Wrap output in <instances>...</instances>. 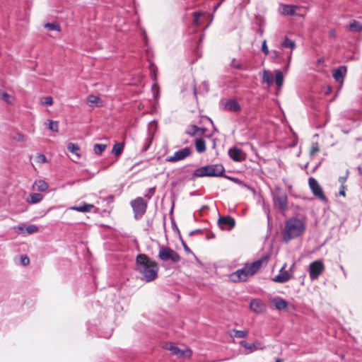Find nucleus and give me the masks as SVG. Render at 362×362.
I'll use <instances>...</instances> for the list:
<instances>
[{
  "label": "nucleus",
  "mask_w": 362,
  "mask_h": 362,
  "mask_svg": "<svg viewBox=\"0 0 362 362\" xmlns=\"http://www.w3.org/2000/svg\"><path fill=\"white\" fill-rule=\"evenodd\" d=\"M136 269L142 274L146 282H150L157 278L159 267L156 261L146 255L139 254L136 258Z\"/></svg>",
  "instance_id": "1"
},
{
  "label": "nucleus",
  "mask_w": 362,
  "mask_h": 362,
  "mask_svg": "<svg viewBox=\"0 0 362 362\" xmlns=\"http://www.w3.org/2000/svg\"><path fill=\"white\" fill-rule=\"evenodd\" d=\"M305 230V224L304 222L297 218H291L285 223V226L282 230V240L285 243H288L293 239L300 236Z\"/></svg>",
  "instance_id": "2"
},
{
  "label": "nucleus",
  "mask_w": 362,
  "mask_h": 362,
  "mask_svg": "<svg viewBox=\"0 0 362 362\" xmlns=\"http://www.w3.org/2000/svg\"><path fill=\"white\" fill-rule=\"evenodd\" d=\"M266 263V259H261L252 263H247L240 269L230 275V279L235 283L246 281L250 276L255 274L262 267V264Z\"/></svg>",
  "instance_id": "3"
},
{
  "label": "nucleus",
  "mask_w": 362,
  "mask_h": 362,
  "mask_svg": "<svg viewBox=\"0 0 362 362\" xmlns=\"http://www.w3.org/2000/svg\"><path fill=\"white\" fill-rule=\"evenodd\" d=\"M225 172L221 164L207 165L196 169L192 175L193 177H218Z\"/></svg>",
  "instance_id": "4"
},
{
  "label": "nucleus",
  "mask_w": 362,
  "mask_h": 362,
  "mask_svg": "<svg viewBox=\"0 0 362 362\" xmlns=\"http://www.w3.org/2000/svg\"><path fill=\"white\" fill-rule=\"evenodd\" d=\"M135 219H140L146 212L148 203L142 197H138L130 202Z\"/></svg>",
  "instance_id": "5"
},
{
  "label": "nucleus",
  "mask_w": 362,
  "mask_h": 362,
  "mask_svg": "<svg viewBox=\"0 0 362 362\" xmlns=\"http://www.w3.org/2000/svg\"><path fill=\"white\" fill-rule=\"evenodd\" d=\"M158 258L162 261L170 260L173 263H177L180 261V255L169 247L162 246L158 252Z\"/></svg>",
  "instance_id": "6"
},
{
  "label": "nucleus",
  "mask_w": 362,
  "mask_h": 362,
  "mask_svg": "<svg viewBox=\"0 0 362 362\" xmlns=\"http://www.w3.org/2000/svg\"><path fill=\"white\" fill-rule=\"evenodd\" d=\"M163 348L171 351L172 354L176 356L179 358H189L192 354L191 349L188 348L183 350L180 349L173 343H166Z\"/></svg>",
  "instance_id": "7"
},
{
  "label": "nucleus",
  "mask_w": 362,
  "mask_h": 362,
  "mask_svg": "<svg viewBox=\"0 0 362 362\" xmlns=\"http://www.w3.org/2000/svg\"><path fill=\"white\" fill-rule=\"evenodd\" d=\"M325 264L322 260H316L309 265V275L310 279H316L324 272Z\"/></svg>",
  "instance_id": "8"
},
{
  "label": "nucleus",
  "mask_w": 362,
  "mask_h": 362,
  "mask_svg": "<svg viewBox=\"0 0 362 362\" xmlns=\"http://www.w3.org/2000/svg\"><path fill=\"white\" fill-rule=\"evenodd\" d=\"M308 185L314 196L322 201L327 200V197L324 194L321 186L314 177H310L308 179Z\"/></svg>",
  "instance_id": "9"
},
{
  "label": "nucleus",
  "mask_w": 362,
  "mask_h": 362,
  "mask_svg": "<svg viewBox=\"0 0 362 362\" xmlns=\"http://www.w3.org/2000/svg\"><path fill=\"white\" fill-rule=\"evenodd\" d=\"M192 153L190 148L185 147L181 150L175 151L173 156H168L165 159L167 162L175 163L180 160H182L189 156Z\"/></svg>",
  "instance_id": "10"
},
{
  "label": "nucleus",
  "mask_w": 362,
  "mask_h": 362,
  "mask_svg": "<svg viewBox=\"0 0 362 362\" xmlns=\"http://www.w3.org/2000/svg\"><path fill=\"white\" fill-rule=\"evenodd\" d=\"M274 200L276 204L281 210H285L287 208V195L285 192L278 189L276 191L274 197Z\"/></svg>",
  "instance_id": "11"
},
{
  "label": "nucleus",
  "mask_w": 362,
  "mask_h": 362,
  "mask_svg": "<svg viewBox=\"0 0 362 362\" xmlns=\"http://www.w3.org/2000/svg\"><path fill=\"white\" fill-rule=\"evenodd\" d=\"M218 223L222 230H230L235 226V219L230 216H220Z\"/></svg>",
  "instance_id": "12"
},
{
  "label": "nucleus",
  "mask_w": 362,
  "mask_h": 362,
  "mask_svg": "<svg viewBox=\"0 0 362 362\" xmlns=\"http://www.w3.org/2000/svg\"><path fill=\"white\" fill-rule=\"evenodd\" d=\"M229 156L234 161L240 162L245 159V155L243 151L238 148H232L228 151Z\"/></svg>",
  "instance_id": "13"
},
{
  "label": "nucleus",
  "mask_w": 362,
  "mask_h": 362,
  "mask_svg": "<svg viewBox=\"0 0 362 362\" xmlns=\"http://www.w3.org/2000/svg\"><path fill=\"white\" fill-rule=\"evenodd\" d=\"M250 308L257 313H264L266 310L265 304L259 299H253L250 301Z\"/></svg>",
  "instance_id": "14"
},
{
  "label": "nucleus",
  "mask_w": 362,
  "mask_h": 362,
  "mask_svg": "<svg viewBox=\"0 0 362 362\" xmlns=\"http://www.w3.org/2000/svg\"><path fill=\"white\" fill-rule=\"evenodd\" d=\"M298 8L297 6L290 4H281L279 11L284 16H294L296 10Z\"/></svg>",
  "instance_id": "15"
},
{
  "label": "nucleus",
  "mask_w": 362,
  "mask_h": 362,
  "mask_svg": "<svg viewBox=\"0 0 362 362\" xmlns=\"http://www.w3.org/2000/svg\"><path fill=\"white\" fill-rule=\"evenodd\" d=\"M224 109L230 112H237L241 110V107L235 100L231 99L224 103Z\"/></svg>",
  "instance_id": "16"
},
{
  "label": "nucleus",
  "mask_w": 362,
  "mask_h": 362,
  "mask_svg": "<svg viewBox=\"0 0 362 362\" xmlns=\"http://www.w3.org/2000/svg\"><path fill=\"white\" fill-rule=\"evenodd\" d=\"M347 71V69L344 66H339L338 69H335L333 72L332 76L337 81L342 82L346 74Z\"/></svg>",
  "instance_id": "17"
},
{
  "label": "nucleus",
  "mask_w": 362,
  "mask_h": 362,
  "mask_svg": "<svg viewBox=\"0 0 362 362\" xmlns=\"http://www.w3.org/2000/svg\"><path fill=\"white\" fill-rule=\"evenodd\" d=\"M87 104L90 107H102L103 102L99 96L90 95L87 97Z\"/></svg>",
  "instance_id": "18"
},
{
  "label": "nucleus",
  "mask_w": 362,
  "mask_h": 362,
  "mask_svg": "<svg viewBox=\"0 0 362 362\" xmlns=\"http://www.w3.org/2000/svg\"><path fill=\"white\" fill-rule=\"evenodd\" d=\"M94 208V206L90 204L83 203L79 206H70L69 209L73 211H76L79 212H90L92 209Z\"/></svg>",
  "instance_id": "19"
},
{
  "label": "nucleus",
  "mask_w": 362,
  "mask_h": 362,
  "mask_svg": "<svg viewBox=\"0 0 362 362\" xmlns=\"http://www.w3.org/2000/svg\"><path fill=\"white\" fill-rule=\"evenodd\" d=\"M272 302L274 307L279 310H284L288 306V302L280 297L274 298L272 300Z\"/></svg>",
  "instance_id": "20"
},
{
  "label": "nucleus",
  "mask_w": 362,
  "mask_h": 362,
  "mask_svg": "<svg viewBox=\"0 0 362 362\" xmlns=\"http://www.w3.org/2000/svg\"><path fill=\"white\" fill-rule=\"evenodd\" d=\"M291 279V276L287 271L281 270L280 274L273 278L274 282L285 283Z\"/></svg>",
  "instance_id": "21"
},
{
  "label": "nucleus",
  "mask_w": 362,
  "mask_h": 362,
  "mask_svg": "<svg viewBox=\"0 0 362 362\" xmlns=\"http://www.w3.org/2000/svg\"><path fill=\"white\" fill-rule=\"evenodd\" d=\"M195 148L198 153H202L206 151V142L202 138L197 139L195 141Z\"/></svg>",
  "instance_id": "22"
},
{
  "label": "nucleus",
  "mask_w": 362,
  "mask_h": 362,
  "mask_svg": "<svg viewBox=\"0 0 362 362\" xmlns=\"http://www.w3.org/2000/svg\"><path fill=\"white\" fill-rule=\"evenodd\" d=\"M124 148V143H115L112 147V153L117 157L119 156Z\"/></svg>",
  "instance_id": "23"
},
{
  "label": "nucleus",
  "mask_w": 362,
  "mask_h": 362,
  "mask_svg": "<svg viewBox=\"0 0 362 362\" xmlns=\"http://www.w3.org/2000/svg\"><path fill=\"white\" fill-rule=\"evenodd\" d=\"M33 187L37 191L45 192L48 189L49 185L45 181L40 180L35 182Z\"/></svg>",
  "instance_id": "24"
},
{
  "label": "nucleus",
  "mask_w": 362,
  "mask_h": 362,
  "mask_svg": "<svg viewBox=\"0 0 362 362\" xmlns=\"http://www.w3.org/2000/svg\"><path fill=\"white\" fill-rule=\"evenodd\" d=\"M349 29L352 32H361L362 23H360L356 20H352L349 23Z\"/></svg>",
  "instance_id": "25"
},
{
  "label": "nucleus",
  "mask_w": 362,
  "mask_h": 362,
  "mask_svg": "<svg viewBox=\"0 0 362 362\" xmlns=\"http://www.w3.org/2000/svg\"><path fill=\"white\" fill-rule=\"evenodd\" d=\"M42 199V194L39 193H32L30 194V197L27 199V202L30 204H37L41 202Z\"/></svg>",
  "instance_id": "26"
},
{
  "label": "nucleus",
  "mask_w": 362,
  "mask_h": 362,
  "mask_svg": "<svg viewBox=\"0 0 362 362\" xmlns=\"http://www.w3.org/2000/svg\"><path fill=\"white\" fill-rule=\"evenodd\" d=\"M262 82L266 83L268 86H271L273 83V76L269 71H263Z\"/></svg>",
  "instance_id": "27"
},
{
  "label": "nucleus",
  "mask_w": 362,
  "mask_h": 362,
  "mask_svg": "<svg viewBox=\"0 0 362 362\" xmlns=\"http://www.w3.org/2000/svg\"><path fill=\"white\" fill-rule=\"evenodd\" d=\"M67 148L70 152H71L76 156L77 159H79L81 158V156L78 153L80 148L77 144L69 143L67 146Z\"/></svg>",
  "instance_id": "28"
},
{
  "label": "nucleus",
  "mask_w": 362,
  "mask_h": 362,
  "mask_svg": "<svg viewBox=\"0 0 362 362\" xmlns=\"http://www.w3.org/2000/svg\"><path fill=\"white\" fill-rule=\"evenodd\" d=\"M0 99L6 101L8 104H13L14 101V98L7 93L6 92L2 91L0 90Z\"/></svg>",
  "instance_id": "29"
},
{
  "label": "nucleus",
  "mask_w": 362,
  "mask_h": 362,
  "mask_svg": "<svg viewBox=\"0 0 362 362\" xmlns=\"http://www.w3.org/2000/svg\"><path fill=\"white\" fill-rule=\"evenodd\" d=\"M205 129L198 127L196 125L191 126V132H189V134L194 136V135H199L202 136L204 134Z\"/></svg>",
  "instance_id": "30"
},
{
  "label": "nucleus",
  "mask_w": 362,
  "mask_h": 362,
  "mask_svg": "<svg viewBox=\"0 0 362 362\" xmlns=\"http://www.w3.org/2000/svg\"><path fill=\"white\" fill-rule=\"evenodd\" d=\"M106 148V144H95L93 146V151L95 154L100 155L105 151Z\"/></svg>",
  "instance_id": "31"
},
{
  "label": "nucleus",
  "mask_w": 362,
  "mask_h": 362,
  "mask_svg": "<svg viewBox=\"0 0 362 362\" xmlns=\"http://www.w3.org/2000/svg\"><path fill=\"white\" fill-rule=\"evenodd\" d=\"M282 47L290 48L291 49H294L296 48V43L293 40L288 39V37L285 38V40L281 44Z\"/></svg>",
  "instance_id": "32"
},
{
  "label": "nucleus",
  "mask_w": 362,
  "mask_h": 362,
  "mask_svg": "<svg viewBox=\"0 0 362 362\" xmlns=\"http://www.w3.org/2000/svg\"><path fill=\"white\" fill-rule=\"evenodd\" d=\"M320 151V146L317 142H315L312 144L311 148L310 149L309 154L311 157L315 156L317 153Z\"/></svg>",
  "instance_id": "33"
},
{
  "label": "nucleus",
  "mask_w": 362,
  "mask_h": 362,
  "mask_svg": "<svg viewBox=\"0 0 362 362\" xmlns=\"http://www.w3.org/2000/svg\"><path fill=\"white\" fill-rule=\"evenodd\" d=\"M45 27L49 30H57L58 32L61 31V27L58 23H47L45 24Z\"/></svg>",
  "instance_id": "34"
},
{
  "label": "nucleus",
  "mask_w": 362,
  "mask_h": 362,
  "mask_svg": "<svg viewBox=\"0 0 362 362\" xmlns=\"http://www.w3.org/2000/svg\"><path fill=\"white\" fill-rule=\"evenodd\" d=\"M275 82H276V86L279 88H280L283 85L284 77H283V74L281 71H277L276 73Z\"/></svg>",
  "instance_id": "35"
},
{
  "label": "nucleus",
  "mask_w": 362,
  "mask_h": 362,
  "mask_svg": "<svg viewBox=\"0 0 362 362\" xmlns=\"http://www.w3.org/2000/svg\"><path fill=\"white\" fill-rule=\"evenodd\" d=\"M35 160L37 163L42 164L47 163V158L42 153H37L35 157Z\"/></svg>",
  "instance_id": "36"
},
{
  "label": "nucleus",
  "mask_w": 362,
  "mask_h": 362,
  "mask_svg": "<svg viewBox=\"0 0 362 362\" xmlns=\"http://www.w3.org/2000/svg\"><path fill=\"white\" fill-rule=\"evenodd\" d=\"M234 337L237 338H245L247 337L248 332L245 330H236L234 329Z\"/></svg>",
  "instance_id": "37"
},
{
  "label": "nucleus",
  "mask_w": 362,
  "mask_h": 362,
  "mask_svg": "<svg viewBox=\"0 0 362 362\" xmlns=\"http://www.w3.org/2000/svg\"><path fill=\"white\" fill-rule=\"evenodd\" d=\"M48 128L52 132H57L59 130L58 122L49 120Z\"/></svg>",
  "instance_id": "38"
},
{
  "label": "nucleus",
  "mask_w": 362,
  "mask_h": 362,
  "mask_svg": "<svg viewBox=\"0 0 362 362\" xmlns=\"http://www.w3.org/2000/svg\"><path fill=\"white\" fill-rule=\"evenodd\" d=\"M241 346L243 347L250 349V351H253L257 349V347L255 344H249L246 341H240Z\"/></svg>",
  "instance_id": "39"
},
{
  "label": "nucleus",
  "mask_w": 362,
  "mask_h": 362,
  "mask_svg": "<svg viewBox=\"0 0 362 362\" xmlns=\"http://www.w3.org/2000/svg\"><path fill=\"white\" fill-rule=\"evenodd\" d=\"M53 103V98L51 96L45 97L41 99L42 104H45L49 106L52 105Z\"/></svg>",
  "instance_id": "40"
},
{
  "label": "nucleus",
  "mask_w": 362,
  "mask_h": 362,
  "mask_svg": "<svg viewBox=\"0 0 362 362\" xmlns=\"http://www.w3.org/2000/svg\"><path fill=\"white\" fill-rule=\"evenodd\" d=\"M25 230L28 233L31 234L37 232L38 228L35 225H29L26 227Z\"/></svg>",
  "instance_id": "41"
},
{
  "label": "nucleus",
  "mask_w": 362,
  "mask_h": 362,
  "mask_svg": "<svg viewBox=\"0 0 362 362\" xmlns=\"http://www.w3.org/2000/svg\"><path fill=\"white\" fill-rule=\"evenodd\" d=\"M21 264L24 266H27L30 264V258L27 255H23L21 257Z\"/></svg>",
  "instance_id": "42"
},
{
  "label": "nucleus",
  "mask_w": 362,
  "mask_h": 362,
  "mask_svg": "<svg viewBox=\"0 0 362 362\" xmlns=\"http://www.w3.org/2000/svg\"><path fill=\"white\" fill-rule=\"evenodd\" d=\"M262 52H264V54L265 55H268L269 53V49H268V47L267 45V42L266 40H264L263 42H262Z\"/></svg>",
  "instance_id": "43"
},
{
  "label": "nucleus",
  "mask_w": 362,
  "mask_h": 362,
  "mask_svg": "<svg viewBox=\"0 0 362 362\" xmlns=\"http://www.w3.org/2000/svg\"><path fill=\"white\" fill-rule=\"evenodd\" d=\"M202 16V13H199V12L194 13V23H196L197 25L199 24V17Z\"/></svg>",
  "instance_id": "44"
},
{
  "label": "nucleus",
  "mask_w": 362,
  "mask_h": 362,
  "mask_svg": "<svg viewBox=\"0 0 362 362\" xmlns=\"http://www.w3.org/2000/svg\"><path fill=\"white\" fill-rule=\"evenodd\" d=\"M345 190H346V186L342 185L341 186L339 192V195L342 196V197H345L346 196Z\"/></svg>",
  "instance_id": "45"
},
{
  "label": "nucleus",
  "mask_w": 362,
  "mask_h": 362,
  "mask_svg": "<svg viewBox=\"0 0 362 362\" xmlns=\"http://www.w3.org/2000/svg\"><path fill=\"white\" fill-rule=\"evenodd\" d=\"M154 192H155V189L154 188H151L148 190V194H146L145 197H146L148 199H150L151 198V197L153 195Z\"/></svg>",
  "instance_id": "46"
},
{
  "label": "nucleus",
  "mask_w": 362,
  "mask_h": 362,
  "mask_svg": "<svg viewBox=\"0 0 362 362\" xmlns=\"http://www.w3.org/2000/svg\"><path fill=\"white\" fill-rule=\"evenodd\" d=\"M182 244L185 251L187 253H192L191 250L189 248V247L187 245V244L184 241L182 242Z\"/></svg>",
  "instance_id": "47"
},
{
  "label": "nucleus",
  "mask_w": 362,
  "mask_h": 362,
  "mask_svg": "<svg viewBox=\"0 0 362 362\" xmlns=\"http://www.w3.org/2000/svg\"><path fill=\"white\" fill-rule=\"evenodd\" d=\"M346 180V176H345V177H340L339 178V182H341L343 185L345 182Z\"/></svg>",
  "instance_id": "48"
},
{
  "label": "nucleus",
  "mask_w": 362,
  "mask_h": 362,
  "mask_svg": "<svg viewBox=\"0 0 362 362\" xmlns=\"http://www.w3.org/2000/svg\"><path fill=\"white\" fill-rule=\"evenodd\" d=\"M332 92V88L330 86H328L326 91H325V94H329L330 93Z\"/></svg>",
  "instance_id": "49"
},
{
  "label": "nucleus",
  "mask_w": 362,
  "mask_h": 362,
  "mask_svg": "<svg viewBox=\"0 0 362 362\" xmlns=\"http://www.w3.org/2000/svg\"><path fill=\"white\" fill-rule=\"evenodd\" d=\"M18 141H24V136L22 134H18Z\"/></svg>",
  "instance_id": "50"
},
{
  "label": "nucleus",
  "mask_w": 362,
  "mask_h": 362,
  "mask_svg": "<svg viewBox=\"0 0 362 362\" xmlns=\"http://www.w3.org/2000/svg\"><path fill=\"white\" fill-rule=\"evenodd\" d=\"M278 54H278V52L274 50V51L272 52V55H273L274 58H276L278 57Z\"/></svg>",
  "instance_id": "51"
},
{
  "label": "nucleus",
  "mask_w": 362,
  "mask_h": 362,
  "mask_svg": "<svg viewBox=\"0 0 362 362\" xmlns=\"http://www.w3.org/2000/svg\"><path fill=\"white\" fill-rule=\"evenodd\" d=\"M276 362H284V360L283 359H281V358H278Z\"/></svg>",
  "instance_id": "52"
},
{
  "label": "nucleus",
  "mask_w": 362,
  "mask_h": 362,
  "mask_svg": "<svg viewBox=\"0 0 362 362\" xmlns=\"http://www.w3.org/2000/svg\"><path fill=\"white\" fill-rule=\"evenodd\" d=\"M228 178L235 182H237V180H238L236 178H231V177H228Z\"/></svg>",
  "instance_id": "53"
},
{
  "label": "nucleus",
  "mask_w": 362,
  "mask_h": 362,
  "mask_svg": "<svg viewBox=\"0 0 362 362\" xmlns=\"http://www.w3.org/2000/svg\"><path fill=\"white\" fill-rule=\"evenodd\" d=\"M358 170H359V172L362 174V168H359Z\"/></svg>",
  "instance_id": "54"
},
{
  "label": "nucleus",
  "mask_w": 362,
  "mask_h": 362,
  "mask_svg": "<svg viewBox=\"0 0 362 362\" xmlns=\"http://www.w3.org/2000/svg\"><path fill=\"white\" fill-rule=\"evenodd\" d=\"M148 148V145L144 148V151H146Z\"/></svg>",
  "instance_id": "55"
},
{
  "label": "nucleus",
  "mask_w": 362,
  "mask_h": 362,
  "mask_svg": "<svg viewBox=\"0 0 362 362\" xmlns=\"http://www.w3.org/2000/svg\"><path fill=\"white\" fill-rule=\"evenodd\" d=\"M322 62V59H318V62Z\"/></svg>",
  "instance_id": "56"
},
{
  "label": "nucleus",
  "mask_w": 362,
  "mask_h": 362,
  "mask_svg": "<svg viewBox=\"0 0 362 362\" xmlns=\"http://www.w3.org/2000/svg\"><path fill=\"white\" fill-rule=\"evenodd\" d=\"M219 6V4H217V5L216 6V8Z\"/></svg>",
  "instance_id": "57"
}]
</instances>
